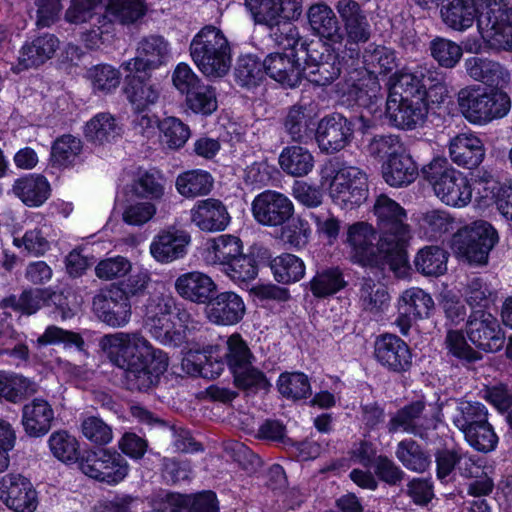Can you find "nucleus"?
<instances>
[{"instance_id": "20e7f679", "label": "nucleus", "mask_w": 512, "mask_h": 512, "mask_svg": "<svg viewBox=\"0 0 512 512\" xmlns=\"http://www.w3.org/2000/svg\"><path fill=\"white\" fill-rule=\"evenodd\" d=\"M374 226L365 221L351 224L347 229V244L349 246V261L361 268L384 270L388 267L396 272L409 266L408 257L392 245L382 246Z\"/></svg>"}, {"instance_id": "6e6d98bb", "label": "nucleus", "mask_w": 512, "mask_h": 512, "mask_svg": "<svg viewBox=\"0 0 512 512\" xmlns=\"http://www.w3.org/2000/svg\"><path fill=\"white\" fill-rule=\"evenodd\" d=\"M48 446L52 455L65 464L78 463L83 453H81L80 443L77 438L67 430L54 431L49 439Z\"/></svg>"}, {"instance_id": "603ef678", "label": "nucleus", "mask_w": 512, "mask_h": 512, "mask_svg": "<svg viewBox=\"0 0 512 512\" xmlns=\"http://www.w3.org/2000/svg\"><path fill=\"white\" fill-rule=\"evenodd\" d=\"M448 253L437 245L419 249L414 257L415 271L424 276H440L447 271Z\"/></svg>"}, {"instance_id": "2f4dec72", "label": "nucleus", "mask_w": 512, "mask_h": 512, "mask_svg": "<svg viewBox=\"0 0 512 512\" xmlns=\"http://www.w3.org/2000/svg\"><path fill=\"white\" fill-rule=\"evenodd\" d=\"M59 43L58 37L51 33H43L25 41L19 51L20 55L14 70L21 72L40 67L53 58Z\"/></svg>"}, {"instance_id": "412c9836", "label": "nucleus", "mask_w": 512, "mask_h": 512, "mask_svg": "<svg viewBox=\"0 0 512 512\" xmlns=\"http://www.w3.org/2000/svg\"><path fill=\"white\" fill-rule=\"evenodd\" d=\"M92 310L104 324L120 328L130 321L132 304L120 288L110 284L93 297Z\"/></svg>"}, {"instance_id": "2eb2a0df", "label": "nucleus", "mask_w": 512, "mask_h": 512, "mask_svg": "<svg viewBox=\"0 0 512 512\" xmlns=\"http://www.w3.org/2000/svg\"><path fill=\"white\" fill-rule=\"evenodd\" d=\"M152 512H220V502L213 490L182 493L160 489L149 499Z\"/></svg>"}, {"instance_id": "4c0bfd02", "label": "nucleus", "mask_w": 512, "mask_h": 512, "mask_svg": "<svg viewBox=\"0 0 512 512\" xmlns=\"http://www.w3.org/2000/svg\"><path fill=\"white\" fill-rule=\"evenodd\" d=\"M477 176L472 174L471 182L461 172L450 170V176L442 181V184L436 182L434 192L437 197L446 205L452 207H464L472 197L474 189V180Z\"/></svg>"}, {"instance_id": "1a4fd4ad", "label": "nucleus", "mask_w": 512, "mask_h": 512, "mask_svg": "<svg viewBox=\"0 0 512 512\" xmlns=\"http://www.w3.org/2000/svg\"><path fill=\"white\" fill-rule=\"evenodd\" d=\"M456 99L464 119L479 126L505 117L511 108L510 96L504 90L479 84L462 87L457 92Z\"/></svg>"}, {"instance_id": "f257e3e1", "label": "nucleus", "mask_w": 512, "mask_h": 512, "mask_svg": "<svg viewBox=\"0 0 512 512\" xmlns=\"http://www.w3.org/2000/svg\"><path fill=\"white\" fill-rule=\"evenodd\" d=\"M102 346L111 362L123 370V383L129 391L148 392L158 386L167 371V353L139 333L106 335Z\"/></svg>"}, {"instance_id": "f03ea898", "label": "nucleus", "mask_w": 512, "mask_h": 512, "mask_svg": "<svg viewBox=\"0 0 512 512\" xmlns=\"http://www.w3.org/2000/svg\"><path fill=\"white\" fill-rule=\"evenodd\" d=\"M440 6V15L447 27L465 31L476 22L481 33L501 37L512 47V7L497 0H444Z\"/></svg>"}, {"instance_id": "ea45409f", "label": "nucleus", "mask_w": 512, "mask_h": 512, "mask_svg": "<svg viewBox=\"0 0 512 512\" xmlns=\"http://www.w3.org/2000/svg\"><path fill=\"white\" fill-rule=\"evenodd\" d=\"M12 191L25 206L36 208L51 196V185L43 174L29 173L14 181Z\"/></svg>"}, {"instance_id": "69168bd1", "label": "nucleus", "mask_w": 512, "mask_h": 512, "mask_svg": "<svg viewBox=\"0 0 512 512\" xmlns=\"http://www.w3.org/2000/svg\"><path fill=\"white\" fill-rule=\"evenodd\" d=\"M245 7L255 24L266 26L277 33L283 30L276 0H245Z\"/></svg>"}, {"instance_id": "864d4df0", "label": "nucleus", "mask_w": 512, "mask_h": 512, "mask_svg": "<svg viewBox=\"0 0 512 512\" xmlns=\"http://www.w3.org/2000/svg\"><path fill=\"white\" fill-rule=\"evenodd\" d=\"M405 77H413V86H419V98H422L423 102H426L428 109L430 105L442 104L448 96V88L446 83L439 79L430 71L427 73L414 72L404 73Z\"/></svg>"}, {"instance_id": "a878e982", "label": "nucleus", "mask_w": 512, "mask_h": 512, "mask_svg": "<svg viewBox=\"0 0 512 512\" xmlns=\"http://www.w3.org/2000/svg\"><path fill=\"white\" fill-rule=\"evenodd\" d=\"M207 319L218 326H234L240 323L246 314L243 297L232 290L217 287L215 294L205 307Z\"/></svg>"}, {"instance_id": "bf43d9fd", "label": "nucleus", "mask_w": 512, "mask_h": 512, "mask_svg": "<svg viewBox=\"0 0 512 512\" xmlns=\"http://www.w3.org/2000/svg\"><path fill=\"white\" fill-rule=\"evenodd\" d=\"M32 382L12 371L0 370V400L17 404L34 392Z\"/></svg>"}, {"instance_id": "72a5a7b5", "label": "nucleus", "mask_w": 512, "mask_h": 512, "mask_svg": "<svg viewBox=\"0 0 512 512\" xmlns=\"http://www.w3.org/2000/svg\"><path fill=\"white\" fill-rule=\"evenodd\" d=\"M382 178L390 187L401 188L413 183L419 175L416 161L405 146L381 164Z\"/></svg>"}, {"instance_id": "cd10ccee", "label": "nucleus", "mask_w": 512, "mask_h": 512, "mask_svg": "<svg viewBox=\"0 0 512 512\" xmlns=\"http://www.w3.org/2000/svg\"><path fill=\"white\" fill-rule=\"evenodd\" d=\"M182 367L193 377L216 379L226 367L222 348L219 345H207L203 349H190L182 360Z\"/></svg>"}, {"instance_id": "3c124183", "label": "nucleus", "mask_w": 512, "mask_h": 512, "mask_svg": "<svg viewBox=\"0 0 512 512\" xmlns=\"http://www.w3.org/2000/svg\"><path fill=\"white\" fill-rule=\"evenodd\" d=\"M260 247H251L247 254H240L222 271L235 283H249L258 276L259 267L263 266L259 256Z\"/></svg>"}, {"instance_id": "9d476101", "label": "nucleus", "mask_w": 512, "mask_h": 512, "mask_svg": "<svg viewBox=\"0 0 512 512\" xmlns=\"http://www.w3.org/2000/svg\"><path fill=\"white\" fill-rule=\"evenodd\" d=\"M498 241L499 235L494 226L478 220L453 234L451 249L459 262L470 267H483L488 264L490 252Z\"/></svg>"}, {"instance_id": "a19ab883", "label": "nucleus", "mask_w": 512, "mask_h": 512, "mask_svg": "<svg viewBox=\"0 0 512 512\" xmlns=\"http://www.w3.org/2000/svg\"><path fill=\"white\" fill-rule=\"evenodd\" d=\"M54 420V410L50 403L43 398H34L22 408L21 422L29 437L39 438L51 429Z\"/></svg>"}, {"instance_id": "b1692460", "label": "nucleus", "mask_w": 512, "mask_h": 512, "mask_svg": "<svg viewBox=\"0 0 512 512\" xmlns=\"http://www.w3.org/2000/svg\"><path fill=\"white\" fill-rule=\"evenodd\" d=\"M435 304L432 296L418 287L406 289L398 299L395 324L403 336H408L410 329L418 320L431 316Z\"/></svg>"}, {"instance_id": "bb28decb", "label": "nucleus", "mask_w": 512, "mask_h": 512, "mask_svg": "<svg viewBox=\"0 0 512 512\" xmlns=\"http://www.w3.org/2000/svg\"><path fill=\"white\" fill-rule=\"evenodd\" d=\"M170 58L168 41L160 35L144 37L138 45L137 56L123 61L120 64L122 70H133L134 72H152L160 66L165 65Z\"/></svg>"}, {"instance_id": "58836bf2", "label": "nucleus", "mask_w": 512, "mask_h": 512, "mask_svg": "<svg viewBox=\"0 0 512 512\" xmlns=\"http://www.w3.org/2000/svg\"><path fill=\"white\" fill-rule=\"evenodd\" d=\"M449 154L451 160L458 166L474 169L484 160L485 148L478 136L471 133H460L451 139Z\"/></svg>"}, {"instance_id": "6e6552de", "label": "nucleus", "mask_w": 512, "mask_h": 512, "mask_svg": "<svg viewBox=\"0 0 512 512\" xmlns=\"http://www.w3.org/2000/svg\"><path fill=\"white\" fill-rule=\"evenodd\" d=\"M189 52L198 70L206 77H224L231 68L230 43L222 30L213 25H205L193 36Z\"/></svg>"}, {"instance_id": "473e14b6", "label": "nucleus", "mask_w": 512, "mask_h": 512, "mask_svg": "<svg viewBox=\"0 0 512 512\" xmlns=\"http://www.w3.org/2000/svg\"><path fill=\"white\" fill-rule=\"evenodd\" d=\"M382 88L376 78H359L347 85L342 98L349 107H359L371 115L381 112Z\"/></svg>"}, {"instance_id": "c85d7f7f", "label": "nucleus", "mask_w": 512, "mask_h": 512, "mask_svg": "<svg viewBox=\"0 0 512 512\" xmlns=\"http://www.w3.org/2000/svg\"><path fill=\"white\" fill-rule=\"evenodd\" d=\"M190 234L174 226L159 231L150 244L152 257L161 264H168L187 255Z\"/></svg>"}, {"instance_id": "39448f33", "label": "nucleus", "mask_w": 512, "mask_h": 512, "mask_svg": "<svg viewBox=\"0 0 512 512\" xmlns=\"http://www.w3.org/2000/svg\"><path fill=\"white\" fill-rule=\"evenodd\" d=\"M277 50L265 56L266 76L284 87L296 88L305 78L304 40L294 24L285 25L280 33L274 32ZM303 55V53H301Z\"/></svg>"}, {"instance_id": "774afa93", "label": "nucleus", "mask_w": 512, "mask_h": 512, "mask_svg": "<svg viewBox=\"0 0 512 512\" xmlns=\"http://www.w3.org/2000/svg\"><path fill=\"white\" fill-rule=\"evenodd\" d=\"M82 151L81 141L71 134H64L55 139L51 147L53 166L67 168L72 166Z\"/></svg>"}, {"instance_id": "37998d69", "label": "nucleus", "mask_w": 512, "mask_h": 512, "mask_svg": "<svg viewBox=\"0 0 512 512\" xmlns=\"http://www.w3.org/2000/svg\"><path fill=\"white\" fill-rule=\"evenodd\" d=\"M363 67L370 75L390 76L389 81L397 74L398 59L394 49L385 45L370 43L362 53Z\"/></svg>"}, {"instance_id": "79ce46f5", "label": "nucleus", "mask_w": 512, "mask_h": 512, "mask_svg": "<svg viewBox=\"0 0 512 512\" xmlns=\"http://www.w3.org/2000/svg\"><path fill=\"white\" fill-rule=\"evenodd\" d=\"M307 19L315 35L332 43H342L341 26L329 5L323 2L312 4L307 10Z\"/></svg>"}, {"instance_id": "5701e85b", "label": "nucleus", "mask_w": 512, "mask_h": 512, "mask_svg": "<svg viewBox=\"0 0 512 512\" xmlns=\"http://www.w3.org/2000/svg\"><path fill=\"white\" fill-rule=\"evenodd\" d=\"M0 500L14 512H34L38 492L31 480L19 473H7L0 479Z\"/></svg>"}, {"instance_id": "e2e57ef3", "label": "nucleus", "mask_w": 512, "mask_h": 512, "mask_svg": "<svg viewBox=\"0 0 512 512\" xmlns=\"http://www.w3.org/2000/svg\"><path fill=\"white\" fill-rule=\"evenodd\" d=\"M278 392L286 399L299 401L307 399L311 393L308 376L301 371L280 373L276 382Z\"/></svg>"}, {"instance_id": "09e8293b", "label": "nucleus", "mask_w": 512, "mask_h": 512, "mask_svg": "<svg viewBox=\"0 0 512 512\" xmlns=\"http://www.w3.org/2000/svg\"><path fill=\"white\" fill-rule=\"evenodd\" d=\"M463 330L450 329L445 337V349L452 363L469 368L482 360V354L473 348L468 342Z\"/></svg>"}, {"instance_id": "a18cd8bd", "label": "nucleus", "mask_w": 512, "mask_h": 512, "mask_svg": "<svg viewBox=\"0 0 512 512\" xmlns=\"http://www.w3.org/2000/svg\"><path fill=\"white\" fill-rule=\"evenodd\" d=\"M318 119L303 106L289 108L284 119V128L294 142L309 144L314 142V129Z\"/></svg>"}, {"instance_id": "f8f14e48", "label": "nucleus", "mask_w": 512, "mask_h": 512, "mask_svg": "<svg viewBox=\"0 0 512 512\" xmlns=\"http://www.w3.org/2000/svg\"><path fill=\"white\" fill-rule=\"evenodd\" d=\"M300 57H304L305 78L316 86H328L341 74L343 69L352 68L359 64L351 62L348 54L341 53L332 45L320 42H307L304 40V50H300Z\"/></svg>"}, {"instance_id": "ddd939ff", "label": "nucleus", "mask_w": 512, "mask_h": 512, "mask_svg": "<svg viewBox=\"0 0 512 512\" xmlns=\"http://www.w3.org/2000/svg\"><path fill=\"white\" fill-rule=\"evenodd\" d=\"M374 229L381 237L382 246L392 245L408 257L411 229L406 209L386 194H379L372 208Z\"/></svg>"}, {"instance_id": "dca6fc26", "label": "nucleus", "mask_w": 512, "mask_h": 512, "mask_svg": "<svg viewBox=\"0 0 512 512\" xmlns=\"http://www.w3.org/2000/svg\"><path fill=\"white\" fill-rule=\"evenodd\" d=\"M375 361L389 374L408 378L414 367V353L409 344L393 333L379 334L374 341Z\"/></svg>"}, {"instance_id": "8fccbe9b", "label": "nucleus", "mask_w": 512, "mask_h": 512, "mask_svg": "<svg viewBox=\"0 0 512 512\" xmlns=\"http://www.w3.org/2000/svg\"><path fill=\"white\" fill-rule=\"evenodd\" d=\"M214 179L210 172L192 169L180 173L175 182L178 193L186 198L208 195L213 189Z\"/></svg>"}, {"instance_id": "7ed1b4c3", "label": "nucleus", "mask_w": 512, "mask_h": 512, "mask_svg": "<svg viewBox=\"0 0 512 512\" xmlns=\"http://www.w3.org/2000/svg\"><path fill=\"white\" fill-rule=\"evenodd\" d=\"M419 437L430 448L435 462V475L440 483L454 481L457 473L466 479L478 477L480 467L477 465L476 456L464 450L448 429H439L436 426L424 429Z\"/></svg>"}, {"instance_id": "0eeeda50", "label": "nucleus", "mask_w": 512, "mask_h": 512, "mask_svg": "<svg viewBox=\"0 0 512 512\" xmlns=\"http://www.w3.org/2000/svg\"><path fill=\"white\" fill-rule=\"evenodd\" d=\"M413 79L403 73L388 82L385 115L391 126L401 130H414L427 120L428 105L419 98V86H413Z\"/></svg>"}, {"instance_id": "49530a36", "label": "nucleus", "mask_w": 512, "mask_h": 512, "mask_svg": "<svg viewBox=\"0 0 512 512\" xmlns=\"http://www.w3.org/2000/svg\"><path fill=\"white\" fill-rule=\"evenodd\" d=\"M251 362L230 373L234 388L245 396H255L260 392L269 393L272 384L266 373Z\"/></svg>"}, {"instance_id": "393cba45", "label": "nucleus", "mask_w": 512, "mask_h": 512, "mask_svg": "<svg viewBox=\"0 0 512 512\" xmlns=\"http://www.w3.org/2000/svg\"><path fill=\"white\" fill-rule=\"evenodd\" d=\"M123 94L131 104L134 113H143L155 105L160 97V89L152 79V72L123 70Z\"/></svg>"}, {"instance_id": "4d7b16f0", "label": "nucleus", "mask_w": 512, "mask_h": 512, "mask_svg": "<svg viewBox=\"0 0 512 512\" xmlns=\"http://www.w3.org/2000/svg\"><path fill=\"white\" fill-rule=\"evenodd\" d=\"M85 138L91 143L103 144L115 141L121 135V127L109 113H98L85 125Z\"/></svg>"}, {"instance_id": "0e129e2a", "label": "nucleus", "mask_w": 512, "mask_h": 512, "mask_svg": "<svg viewBox=\"0 0 512 512\" xmlns=\"http://www.w3.org/2000/svg\"><path fill=\"white\" fill-rule=\"evenodd\" d=\"M279 164L284 172L292 176L307 175L314 166V158L310 151L301 146L285 147L280 156Z\"/></svg>"}, {"instance_id": "c03bdc74", "label": "nucleus", "mask_w": 512, "mask_h": 512, "mask_svg": "<svg viewBox=\"0 0 512 512\" xmlns=\"http://www.w3.org/2000/svg\"><path fill=\"white\" fill-rule=\"evenodd\" d=\"M430 449L427 450L413 438L399 441L395 449V457L408 471L422 474L432 465Z\"/></svg>"}, {"instance_id": "f3484780", "label": "nucleus", "mask_w": 512, "mask_h": 512, "mask_svg": "<svg viewBox=\"0 0 512 512\" xmlns=\"http://www.w3.org/2000/svg\"><path fill=\"white\" fill-rule=\"evenodd\" d=\"M336 10L340 16L343 27V40L346 39L345 50L351 62L360 61V44L368 42L371 37V26L365 11L355 0H339Z\"/></svg>"}, {"instance_id": "338daca9", "label": "nucleus", "mask_w": 512, "mask_h": 512, "mask_svg": "<svg viewBox=\"0 0 512 512\" xmlns=\"http://www.w3.org/2000/svg\"><path fill=\"white\" fill-rule=\"evenodd\" d=\"M37 342L39 346L62 344L64 349H74L87 354V345L80 333L66 330L55 325L48 326L44 333L38 337Z\"/></svg>"}, {"instance_id": "c9c22d12", "label": "nucleus", "mask_w": 512, "mask_h": 512, "mask_svg": "<svg viewBox=\"0 0 512 512\" xmlns=\"http://www.w3.org/2000/svg\"><path fill=\"white\" fill-rule=\"evenodd\" d=\"M177 294L196 304H208L218 285L207 274L199 271H190L177 277L174 283Z\"/></svg>"}, {"instance_id": "5fc2aeb1", "label": "nucleus", "mask_w": 512, "mask_h": 512, "mask_svg": "<svg viewBox=\"0 0 512 512\" xmlns=\"http://www.w3.org/2000/svg\"><path fill=\"white\" fill-rule=\"evenodd\" d=\"M425 407L426 404L422 400H415L404 405L389 419L386 424L387 432L389 434H395L399 431H403L419 436L425 428H418L415 421L420 418Z\"/></svg>"}, {"instance_id": "423d86ee", "label": "nucleus", "mask_w": 512, "mask_h": 512, "mask_svg": "<svg viewBox=\"0 0 512 512\" xmlns=\"http://www.w3.org/2000/svg\"><path fill=\"white\" fill-rule=\"evenodd\" d=\"M190 313L176 305L173 297L150 295L143 309V320L152 336L163 345L179 347L186 342Z\"/></svg>"}, {"instance_id": "9b49d317", "label": "nucleus", "mask_w": 512, "mask_h": 512, "mask_svg": "<svg viewBox=\"0 0 512 512\" xmlns=\"http://www.w3.org/2000/svg\"><path fill=\"white\" fill-rule=\"evenodd\" d=\"M374 126L375 122L363 114L346 117L342 113L332 112L318 119L313 134L314 142L321 152L334 154L352 143L356 130L366 134Z\"/></svg>"}, {"instance_id": "680f3d73", "label": "nucleus", "mask_w": 512, "mask_h": 512, "mask_svg": "<svg viewBox=\"0 0 512 512\" xmlns=\"http://www.w3.org/2000/svg\"><path fill=\"white\" fill-rule=\"evenodd\" d=\"M184 96L186 110L192 114L207 118L218 108L216 89L209 84L202 83Z\"/></svg>"}, {"instance_id": "f704fd0d", "label": "nucleus", "mask_w": 512, "mask_h": 512, "mask_svg": "<svg viewBox=\"0 0 512 512\" xmlns=\"http://www.w3.org/2000/svg\"><path fill=\"white\" fill-rule=\"evenodd\" d=\"M191 220L202 231L219 232L226 229L231 217L221 200L207 198L195 203L191 209Z\"/></svg>"}, {"instance_id": "7c9ffc66", "label": "nucleus", "mask_w": 512, "mask_h": 512, "mask_svg": "<svg viewBox=\"0 0 512 512\" xmlns=\"http://www.w3.org/2000/svg\"><path fill=\"white\" fill-rule=\"evenodd\" d=\"M259 256L263 266H268L278 284L291 285L301 281L306 274V264L302 258L292 253H281L272 257L268 248L260 246Z\"/></svg>"}, {"instance_id": "e433bc0d", "label": "nucleus", "mask_w": 512, "mask_h": 512, "mask_svg": "<svg viewBox=\"0 0 512 512\" xmlns=\"http://www.w3.org/2000/svg\"><path fill=\"white\" fill-rule=\"evenodd\" d=\"M466 73L485 87L503 90L510 82L509 72L494 60L472 56L465 60Z\"/></svg>"}, {"instance_id": "4468645a", "label": "nucleus", "mask_w": 512, "mask_h": 512, "mask_svg": "<svg viewBox=\"0 0 512 512\" xmlns=\"http://www.w3.org/2000/svg\"><path fill=\"white\" fill-rule=\"evenodd\" d=\"M332 202L342 209L359 208L369 198L368 176L357 167H346L335 171L328 185Z\"/></svg>"}, {"instance_id": "4be33fe9", "label": "nucleus", "mask_w": 512, "mask_h": 512, "mask_svg": "<svg viewBox=\"0 0 512 512\" xmlns=\"http://www.w3.org/2000/svg\"><path fill=\"white\" fill-rule=\"evenodd\" d=\"M252 214L257 223L268 227L283 226L294 214L293 202L278 191L265 190L252 201Z\"/></svg>"}, {"instance_id": "aec40b11", "label": "nucleus", "mask_w": 512, "mask_h": 512, "mask_svg": "<svg viewBox=\"0 0 512 512\" xmlns=\"http://www.w3.org/2000/svg\"><path fill=\"white\" fill-rule=\"evenodd\" d=\"M476 200L479 205H496L500 214L512 221V179L501 181L487 171H477L474 180Z\"/></svg>"}, {"instance_id": "a211bd4d", "label": "nucleus", "mask_w": 512, "mask_h": 512, "mask_svg": "<svg viewBox=\"0 0 512 512\" xmlns=\"http://www.w3.org/2000/svg\"><path fill=\"white\" fill-rule=\"evenodd\" d=\"M79 467L90 478L108 485H117L129 471V465L120 453L99 447L84 451Z\"/></svg>"}, {"instance_id": "052dcab7", "label": "nucleus", "mask_w": 512, "mask_h": 512, "mask_svg": "<svg viewBox=\"0 0 512 512\" xmlns=\"http://www.w3.org/2000/svg\"><path fill=\"white\" fill-rule=\"evenodd\" d=\"M222 356L229 373L256 361L248 342L238 332L228 336Z\"/></svg>"}, {"instance_id": "13d9d810", "label": "nucleus", "mask_w": 512, "mask_h": 512, "mask_svg": "<svg viewBox=\"0 0 512 512\" xmlns=\"http://www.w3.org/2000/svg\"><path fill=\"white\" fill-rule=\"evenodd\" d=\"M264 60L257 55H241L235 66V80L241 86L248 89L259 86L266 76Z\"/></svg>"}, {"instance_id": "6ab92c4d", "label": "nucleus", "mask_w": 512, "mask_h": 512, "mask_svg": "<svg viewBox=\"0 0 512 512\" xmlns=\"http://www.w3.org/2000/svg\"><path fill=\"white\" fill-rule=\"evenodd\" d=\"M469 341L480 351L496 353L505 344V332L499 320L489 310L471 311L464 330Z\"/></svg>"}, {"instance_id": "c756f323", "label": "nucleus", "mask_w": 512, "mask_h": 512, "mask_svg": "<svg viewBox=\"0 0 512 512\" xmlns=\"http://www.w3.org/2000/svg\"><path fill=\"white\" fill-rule=\"evenodd\" d=\"M348 284L342 267L325 265L317 267L310 280L303 282L301 287L316 300H328L346 289Z\"/></svg>"}, {"instance_id": "de8ad7c7", "label": "nucleus", "mask_w": 512, "mask_h": 512, "mask_svg": "<svg viewBox=\"0 0 512 512\" xmlns=\"http://www.w3.org/2000/svg\"><path fill=\"white\" fill-rule=\"evenodd\" d=\"M120 67L109 63H99L89 67L84 78L89 83L91 91L96 96H106L114 93L121 83Z\"/></svg>"}]
</instances>
